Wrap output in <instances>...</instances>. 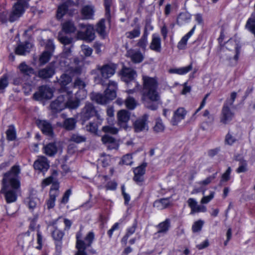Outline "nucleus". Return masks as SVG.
<instances>
[{"label": "nucleus", "mask_w": 255, "mask_h": 255, "mask_svg": "<svg viewBox=\"0 0 255 255\" xmlns=\"http://www.w3.org/2000/svg\"><path fill=\"white\" fill-rule=\"evenodd\" d=\"M102 142L106 144L109 150L117 149L119 144L115 139L109 135H105L102 137Z\"/></svg>", "instance_id": "obj_26"}, {"label": "nucleus", "mask_w": 255, "mask_h": 255, "mask_svg": "<svg viewBox=\"0 0 255 255\" xmlns=\"http://www.w3.org/2000/svg\"><path fill=\"white\" fill-rule=\"evenodd\" d=\"M75 120L73 118H69L65 121L64 127L68 130H72L75 128Z\"/></svg>", "instance_id": "obj_53"}, {"label": "nucleus", "mask_w": 255, "mask_h": 255, "mask_svg": "<svg viewBox=\"0 0 255 255\" xmlns=\"http://www.w3.org/2000/svg\"><path fill=\"white\" fill-rule=\"evenodd\" d=\"M204 223V221L200 220L194 222L192 227V231L194 233L200 231L202 228Z\"/></svg>", "instance_id": "obj_55"}, {"label": "nucleus", "mask_w": 255, "mask_h": 255, "mask_svg": "<svg viewBox=\"0 0 255 255\" xmlns=\"http://www.w3.org/2000/svg\"><path fill=\"white\" fill-rule=\"evenodd\" d=\"M86 130L91 133L96 134L98 131V125L94 122L89 123L85 127Z\"/></svg>", "instance_id": "obj_54"}, {"label": "nucleus", "mask_w": 255, "mask_h": 255, "mask_svg": "<svg viewBox=\"0 0 255 255\" xmlns=\"http://www.w3.org/2000/svg\"><path fill=\"white\" fill-rule=\"evenodd\" d=\"M100 160L104 167H106L110 164L111 162V156L109 155H106L105 153L102 154Z\"/></svg>", "instance_id": "obj_57"}, {"label": "nucleus", "mask_w": 255, "mask_h": 255, "mask_svg": "<svg viewBox=\"0 0 255 255\" xmlns=\"http://www.w3.org/2000/svg\"><path fill=\"white\" fill-rule=\"evenodd\" d=\"M122 79L127 83L133 82L136 76V72L130 68L124 67L121 70Z\"/></svg>", "instance_id": "obj_22"}, {"label": "nucleus", "mask_w": 255, "mask_h": 255, "mask_svg": "<svg viewBox=\"0 0 255 255\" xmlns=\"http://www.w3.org/2000/svg\"><path fill=\"white\" fill-rule=\"evenodd\" d=\"M158 88V82L156 77L142 75L141 101L145 107L152 110H155L156 107L151 105L150 102H157L160 100Z\"/></svg>", "instance_id": "obj_3"}, {"label": "nucleus", "mask_w": 255, "mask_h": 255, "mask_svg": "<svg viewBox=\"0 0 255 255\" xmlns=\"http://www.w3.org/2000/svg\"><path fill=\"white\" fill-rule=\"evenodd\" d=\"M7 139L10 141L14 140L16 138V131L13 126H10L6 132Z\"/></svg>", "instance_id": "obj_47"}, {"label": "nucleus", "mask_w": 255, "mask_h": 255, "mask_svg": "<svg viewBox=\"0 0 255 255\" xmlns=\"http://www.w3.org/2000/svg\"><path fill=\"white\" fill-rule=\"evenodd\" d=\"M164 125L161 119H158L156 120L155 124L153 127V130L156 132H160L164 131Z\"/></svg>", "instance_id": "obj_52"}, {"label": "nucleus", "mask_w": 255, "mask_h": 255, "mask_svg": "<svg viewBox=\"0 0 255 255\" xmlns=\"http://www.w3.org/2000/svg\"><path fill=\"white\" fill-rule=\"evenodd\" d=\"M94 7L90 5H85L81 9V14L83 19H92L94 16Z\"/></svg>", "instance_id": "obj_31"}, {"label": "nucleus", "mask_w": 255, "mask_h": 255, "mask_svg": "<svg viewBox=\"0 0 255 255\" xmlns=\"http://www.w3.org/2000/svg\"><path fill=\"white\" fill-rule=\"evenodd\" d=\"M196 26H194L192 29L188 32L185 35H184L180 40V41L178 42L177 45V47L179 49H184L185 48V46L187 44V41L188 39L193 34Z\"/></svg>", "instance_id": "obj_34"}, {"label": "nucleus", "mask_w": 255, "mask_h": 255, "mask_svg": "<svg viewBox=\"0 0 255 255\" xmlns=\"http://www.w3.org/2000/svg\"><path fill=\"white\" fill-rule=\"evenodd\" d=\"M52 96L51 89L46 86H42L39 87L38 92L34 94L33 98L36 100L40 101L50 99Z\"/></svg>", "instance_id": "obj_13"}, {"label": "nucleus", "mask_w": 255, "mask_h": 255, "mask_svg": "<svg viewBox=\"0 0 255 255\" xmlns=\"http://www.w3.org/2000/svg\"><path fill=\"white\" fill-rule=\"evenodd\" d=\"M32 46L31 43L29 42H26L25 43H21L15 49V53L16 54L20 55H26L30 52Z\"/></svg>", "instance_id": "obj_29"}, {"label": "nucleus", "mask_w": 255, "mask_h": 255, "mask_svg": "<svg viewBox=\"0 0 255 255\" xmlns=\"http://www.w3.org/2000/svg\"><path fill=\"white\" fill-rule=\"evenodd\" d=\"M150 48L157 52H160L161 51V39L156 34H153L152 35V40L149 46Z\"/></svg>", "instance_id": "obj_30"}, {"label": "nucleus", "mask_w": 255, "mask_h": 255, "mask_svg": "<svg viewBox=\"0 0 255 255\" xmlns=\"http://www.w3.org/2000/svg\"><path fill=\"white\" fill-rule=\"evenodd\" d=\"M71 0H69L66 2H65L58 6L56 14V16L58 19H60L62 18L68 9L69 5H74L72 2H71Z\"/></svg>", "instance_id": "obj_32"}, {"label": "nucleus", "mask_w": 255, "mask_h": 255, "mask_svg": "<svg viewBox=\"0 0 255 255\" xmlns=\"http://www.w3.org/2000/svg\"><path fill=\"white\" fill-rule=\"evenodd\" d=\"M237 94L235 92L231 93L230 98L227 99L224 104H227L228 106H232L237 97Z\"/></svg>", "instance_id": "obj_62"}, {"label": "nucleus", "mask_w": 255, "mask_h": 255, "mask_svg": "<svg viewBox=\"0 0 255 255\" xmlns=\"http://www.w3.org/2000/svg\"><path fill=\"white\" fill-rule=\"evenodd\" d=\"M187 203L191 208V214L199 212H205L207 211V208L205 206L198 205L196 200L193 198H189Z\"/></svg>", "instance_id": "obj_24"}, {"label": "nucleus", "mask_w": 255, "mask_h": 255, "mask_svg": "<svg viewBox=\"0 0 255 255\" xmlns=\"http://www.w3.org/2000/svg\"><path fill=\"white\" fill-rule=\"evenodd\" d=\"M55 73V70L53 66H48L46 67L41 69L38 72V76L42 79L50 78Z\"/></svg>", "instance_id": "obj_28"}, {"label": "nucleus", "mask_w": 255, "mask_h": 255, "mask_svg": "<svg viewBox=\"0 0 255 255\" xmlns=\"http://www.w3.org/2000/svg\"><path fill=\"white\" fill-rule=\"evenodd\" d=\"M146 163H143L134 169L133 180L139 185H142L144 181V174L145 172Z\"/></svg>", "instance_id": "obj_15"}, {"label": "nucleus", "mask_w": 255, "mask_h": 255, "mask_svg": "<svg viewBox=\"0 0 255 255\" xmlns=\"http://www.w3.org/2000/svg\"><path fill=\"white\" fill-rule=\"evenodd\" d=\"M94 116L100 119L101 116L94 105L90 102H86L80 114V119L82 121V124L84 125L86 122Z\"/></svg>", "instance_id": "obj_5"}, {"label": "nucleus", "mask_w": 255, "mask_h": 255, "mask_svg": "<svg viewBox=\"0 0 255 255\" xmlns=\"http://www.w3.org/2000/svg\"><path fill=\"white\" fill-rule=\"evenodd\" d=\"M87 92L85 89H80L75 94L76 99L73 100V93L67 88H64L62 94L50 105L51 108L56 112H60L65 108L70 109H77L80 106L81 100L85 99Z\"/></svg>", "instance_id": "obj_2"}, {"label": "nucleus", "mask_w": 255, "mask_h": 255, "mask_svg": "<svg viewBox=\"0 0 255 255\" xmlns=\"http://www.w3.org/2000/svg\"><path fill=\"white\" fill-rule=\"evenodd\" d=\"M102 130L105 132L110 133L112 134H116L118 133L119 128L112 125L104 126L102 128Z\"/></svg>", "instance_id": "obj_50"}, {"label": "nucleus", "mask_w": 255, "mask_h": 255, "mask_svg": "<svg viewBox=\"0 0 255 255\" xmlns=\"http://www.w3.org/2000/svg\"><path fill=\"white\" fill-rule=\"evenodd\" d=\"M33 234L30 236V232L28 231L25 233L18 236L17 239L18 244L22 248L24 247H28L30 246L31 243L33 241Z\"/></svg>", "instance_id": "obj_23"}, {"label": "nucleus", "mask_w": 255, "mask_h": 255, "mask_svg": "<svg viewBox=\"0 0 255 255\" xmlns=\"http://www.w3.org/2000/svg\"><path fill=\"white\" fill-rule=\"evenodd\" d=\"M54 230L52 232V237L55 242L56 252L60 254L61 253L62 242V240L64 233L59 230L57 227L53 226Z\"/></svg>", "instance_id": "obj_12"}, {"label": "nucleus", "mask_w": 255, "mask_h": 255, "mask_svg": "<svg viewBox=\"0 0 255 255\" xmlns=\"http://www.w3.org/2000/svg\"><path fill=\"white\" fill-rule=\"evenodd\" d=\"M51 56V53L50 51H46L43 52L39 58V62L41 65H44L49 61Z\"/></svg>", "instance_id": "obj_51"}, {"label": "nucleus", "mask_w": 255, "mask_h": 255, "mask_svg": "<svg viewBox=\"0 0 255 255\" xmlns=\"http://www.w3.org/2000/svg\"><path fill=\"white\" fill-rule=\"evenodd\" d=\"M187 111L184 108L179 107L174 111L171 123L172 125L176 126L182 120L185 119Z\"/></svg>", "instance_id": "obj_20"}, {"label": "nucleus", "mask_w": 255, "mask_h": 255, "mask_svg": "<svg viewBox=\"0 0 255 255\" xmlns=\"http://www.w3.org/2000/svg\"><path fill=\"white\" fill-rule=\"evenodd\" d=\"M234 116V114L231 111L230 106L224 104L220 118V122L224 125L228 124L232 120Z\"/></svg>", "instance_id": "obj_18"}, {"label": "nucleus", "mask_w": 255, "mask_h": 255, "mask_svg": "<svg viewBox=\"0 0 255 255\" xmlns=\"http://www.w3.org/2000/svg\"><path fill=\"white\" fill-rule=\"evenodd\" d=\"M86 86L85 82L79 78H77L73 83V88H77L78 90L85 89Z\"/></svg>", "instance_id": "obj_56"}, {"label": "nucleus", "mask_w": 255, "mask_h": 255, "mask_svg": "<svg viewBox=\"0 0 255 255\" xmlns=\"http://www.w3.org/2000/svg\"><path fill=\"white\" fill-rule=\"evenodd\" d=\"M215 192H211L210 194L208 196H204L201 200V203L204 204L208 203L211 201L214 197Z\"/></svg>", "instance_id": "obj_61"}, {"label": "nucleus", "mask_w": 255, "mask_h": 255, "mask_svg": "<svg viewBox=\"0 0 255 255\" xmlns=\"http://www.w3.org/2000/svg\"><path fill=\"white\" fill-rule=\"evenodd\" d=\"M112 5V0H104L105 16L109 21H110L112 14L111 10Z\"/></svg>", "instance_id": "obj_45"}, {"label": "nucleus", "mask_w": 255, "mask_h": 255, "mask_svg": "<svg viewBox=\"0 0 255 255\" xmlns=\"http://www.w3.org/2000/svg\"><path fill=\"white\" fill-rule=\"evenodd\" d=\"M58 150L57 146L55 143H49L43 147V152L48 156H53Z\"/></svg>", "instance_id": "obj_33"}, {"label": "nucleus", "mask_w": 255, "mask_h": 255, "mask_svg": "<svg viewBox=\"0 0 255 255\" xmlns=\"http://www.w3.org/2000/svg\"><path fill=\"white\" fill-rule=\"evenodd\" d=\"M20 171L19 165H14L3 175L1 193L4 195L7 203L13 202L16 200L15 190L18 189L20 186L19 177Z\"/></svg>", "instance_id": "obj_1"}, {"label": "nucleus", "mask_w": 255, "mask_h": 255, "mask_svg": "<svg viewBox=\"0 0 255 255\" xmlns=\"http://www.w3.org/2000/svg\"><path fill=\"white\" fill-rule=\"evenodd\" d=\"M105 29V20L102 19L97 24L96 31L100 35L104 36L106 34Z\"/></svg>", "instance_id": "obj_48"}, {"label": "nucleus", "mask_w": 255, "mask_h": 255, "mask_svg": "<svg viewBox=\"0 0 255 255\" xmlns=\"http://www.w3.org/2000/svg\"><path fill=\"white\" fill-rule=\"evenodd\" d=\"M18 69L20 72L24 75L30 76L34 73L33 68L27 65L24 62L19 65Z\"/></svg>", "instance_id": "obj_36"}, {"label": "nucleus", "mask_w": 255, "mask_h": 255, "mask_svg": "<svg viewBox=\"0 0 255 255\" xmlns=\"http://www.w3.org/2000/svg\"><path fill=\"white\" fill-rule=\"evenodd\" d=\"M191 19V15L188 12H182L179 14L177 19V23L181 25L188 22Z\"/></svg>", "instance_id": "obj_43"}, {"label": "nucleus", "mask_w": 255, "mask_h": 255, "mask_svg": "<svg viewBox=\"0 0 255 255\" xmlns=\"http://www.w3.org/2000/svg\"><path fill=\"white\" fill-rule=\"evenodd\" d=\"M49 167V162L44 156H39L33 163L34 169L42 172L46 171Z\"/></svg>", "instance_id": "obj_17"}, {"label": "nucleus", "mask_w": 255, "mask_h": 255, "mask_svg": "<svg viewBox=\"0 0 255 255\" xmlns=\"http://www.w3.org/2000/svg\"><path fill=\"white\" fill-rule=\"evenodd\" d=\"M126 56L130 58L131 61L134 63H141L144 58L143 54L140 50L133 49L128 50Z\"/></svg>", "instance_id": "obj_19"}, {"label": "nucleus", "mask_w": 255, "mask_h": 255, "mask_svg": "<svg viewBox=\"0 0 255 255\" xmlns=\"http://www.w3.org/2000/svg\"><path fill=\"white\" fill-rule=\"evenodd\" d=\"M137 227V224L136 223H134L132 226L129 227L127 230L126 235L123 237L122 239V243L124 245H126L127 243V241L128 238L131 236L133 233H134L136 228Z\"/></svg>", "instance_id": "obj_39"}, {"label": "nucleus", "mask_w": 255, "mask_h": 255, "mask_svg": "<svg viewBox=\"0 0 255 255\" xmlns=\"http://www.w3.org/2000/svg\"><path fill=\"white\" fill-rule=\"evenodd\" d=\"M231 171V168L229 167L226 171L222 175L221 182H226L230 180Z\"/></svg>", "instance_id": "obj_64"}, {"label": "nucleus", "mask_w": 255, "mask_h": 255, "mask_svg": "<svg viewBox=\"0 0 255 255\" xmlns=\"http://www.w3.org/2000/svg\"><path fill=\"white\" fill-rule=\"evenodd\" d=\"M148 115L144 114L137 118L133 122V128L134 132H140L146 131L148 130Z\"/></svg>", "instance_id": "obj_8"}, {"label": "nucleus", "mask_w": 255, "mask_h": 255, "mask_svg": "<svg viewBox=\"0 0 255 255\" xmlns=\"http://www.w3.org/2000/svg\"><path fill=\"white\" fill-rule=\"evenodd\" d=\"M59 185L58 182H54L51 187L49 191V198L55 200L56 198L59 195Z\"/></svg>", "instance_id": "obj_40"}, {"label": "nucleus", "mask_w": 255, "mask_h": 255, "mask_svg": "<svg viewBox=\"0 0 255 255\" xmlns=\"http://www.w3.org/2000/svg\"><path fill=\"white\" fill-rule=\"evenodd\" d=\"M192 69V64H190L187 66L179 68H173L169 70L171 73H175L179 75H184L190 71Z\"/></svg>", "instance_id": "obj_38"}, {"label": "nucleus", "mask_w": 255, "mask_h": 255, "mask_svg": "<svg viewBox=\"0 0 255 255\" xmlns=\"http://www.w3.org/2000/svg\"><path fill=\"white\" fill-rule=\"evenodd\" d=\"M62 29L66 33H71L76 31V27L73 21L67 20L62 24Z\"/></svg>", "instance_id": "obj_37"}, {"label": "nucleus", "mask_w": 255, "mask_h": 255, "mask_svg": "<svg viewBox=\"0 0 255 255\" xmlns=\"http://www.w3.org/2000/svg\"><path fill=\"white\" fill-rule=\"evenodd\" d=\"M226 47L229 50H235V55H234V59L236 61H237L239 59V55L240 53L241 49L237 41L233 39H230L227 42L226 44Z\"/></svg>", "instance_id": "obj_25"}, {"label": "nucleus", "mask_w": 255, "mask_h": 255, "mask_svg": "<svg viewBox=\"0 0 255 255\" xmlns=\"http://www.w3.org/2000/svg\"><path fill=\"white\" fill-rule=\"evenodd\" d=\"M140 34V27L136 25L132 30L128 31L125 35L127 38L132 39L139 37Z\"/></svg>", "instance_id": "obj_42"}, {"label": "nucleus", "mask_w": 255, "mask_h": 255, "mask_svg": "<svg viewBox=\"0 0 255 255\" xmlns=\"http://www.w3.org/2000/svg\"><path fill=\"white\" fill-rule=\"evenodd\" d=\"M67 72L68 73V74H63L60 76L59 80V83L62 86H65L72 81V77L69 74H70L73 76L75 75H79L81 72V69L78 66H76L75 67H70L67 71Z\"/></svg>", "instance_id": "obj_7"}, {"label": "nucleus", "mask_w": 255, "mask_h": 255, "mask_svg": "<svg viewBox=\"0 0 255 255\" xmlns=\"http://www.w3.org/2000/svg\"><path fill=\"white\" fill-rule=\"evenodd\" d=\"M23 5L17 2L13 6L12 11L9 15V20L10 22L14 21L21 16L24 12Z\"/></svg>", "instance_id": "obj_21"}, {"label": "nucleus", "mask_w": 255, "mask_h": 255, "mask_svg": "<svg viewBox=\"0 0 255 255\" xmlns=\"http://www.w3.org/2000/svg\"><path fill=\"white\" fill-rule=\"evenodd\" d=\"M125 104L126 107L130 110H134L138 105L135 99L129 95L125 100Z\"/></svg>", "instance_id": "obj_44"}, {"label": "nucleus", "mask_w": 255, "mask_h": 255, "mask_svg": "<svg viewBox=\"0 0 255 255\" xmlns=\"http://www.w3.org/2000/svg\"><path fill=\"white\" fill-rule=\"evenodd\" d=\"M170 227V220L166 219L164 221L159 223L157 226L158 229V233H166L169 230Z\"/></svg>", "instance_id": "obj_41"}, {"label": "nucleus", "mask_w": 255, "mask_h": 255, "mask_svg": "<svg viewBox=\"0 0 255 255\" xmlns=\"http://www.w3.org/2000/svg\"><path fill=\"white\" fill-rule=\"evenodd\" d=\"M148 32L143 33L141 37L138 40L136 43V45L141 48L142 50H144L147 45V36Z\"/></svg>", "instance_id": "obj_46"}, {"label": "nucleus", "mask_w": 255, "mask_h": 255, "mask_svg": "<svg viewBox=\"0 0 255 255\" xmlns=\"http://www.w3.org/2000/svg\"><path fill=\"white\" fill-rule=\"evenodd\" d=\"M81 28L85 29V31H78L77 36L78 39H83L89 42L93 41L95 37L94 27L92 25L80 24Z\"/></svg>", "instance_id": "obj_6"}, {"label": "nucleus", "mask_w": 255, "mask_h": 255, "mask_svg": "<svg viewBox=\"0 0 255 255\" xmlns=\"http://www.w3.org/2000/svg\"><path fill=\"white\" fill-rule=\"evenodd\" d=\"M86 138L85 136L81 135L78 133L72 134L70 138V141H73L77 143H80L86 141Z\"/></svg>", "instance_id": "obj_49"}, {"label": "nucleus", "mask_w": 255, "mask_h": 255, "mask_svg": "<svg viewBox=\"0 0 255 255\" xmlns=\"http://www.w3.org/2000/svg\"><path fill=\"white\" fill-rule=\"evenodd\" d=\"M117 89V83L113 81H110L108 84V88L105 91L104 95L99 93L93 94L91 98L97 103L106 104L109 101L113 100L116 97Z\"/></svg>", "instance_id": "obj_4"}, {"label": "nucleus", "mask_w": 255, "mask_h": 255, "mask_svg": "<svg viewBox=\"0 0 255 255\" xmlns=\"http://www.w3.org/2000/svg\"><path fill=\"white\" fill-rule=\"evenodd\" d=\"M130 113L126 110H122L117 114L118 125L125 129L128 128L127 123L130 119Z\"/></svg>", "instance_id": "obj_16"}, {"label": "nucleus", "mask_w": 255, "mask_h": 255, "mask_svg": "<svg viewBox=\"0 0 255 255\" xmlns=\"http://www.w3.org/2000/svg\"><path fill=\"white\" fill-rule=\"evenodd\" d=\"M97 69L100 72L102 78L107 79L115 74L117 65L114 63H109L102 66H98Z\"/></svg>", "instance_id": "obj_9"}, {"label": "nucleus", "mask_w": 255, "mask_h": 255, "mask_svg": "<svg viewBox=\"0 0 255 255\" xmlns=\"http://www.w3.org/2000/svg\"><path fill=\"white\" fill-rule=\"evenodd\" d=\"M37 124L43 133L49 136L52 135L53 128L49 122L45 120H39L37 122Z\"/></svg>", "instance_id": "obj_27"}, {"label": "nucleus", "mask_w": 255, "mask_h": 255, "mask_svg": "<svg viewBox=\"0 0 255 255\" xmlns=\"http://www.w3.org/2000/svg\"><path fill=\"white\" fill-rule=\"evenodd\" d=\"M37 217H34L32 219H30V225L29 227V231L30 233L31 232L36 231L37 234V242L38 246L36 247V249L40 250L42 246V236L41 232L39 231V225L36 226Z\"/></svg>", "instance_id": "obj_14"}, {"label": "nucleus", "mask_w": 255, "mask_h": 255, "mask_svg": "<svg viewBox=\"0 0 255 255\" xmlns=\"http://www.w3.org/2000/svg\"><path fill=\"white\" fill-rule=\"evenodd\" d=\"M94 238V233L93 232H89L84 240L79 241V243L76 244V249L79 251H85L87 248L91 246Z\"/></svg>", "instance_id": "obj_11"}, {"label": "nucleus", "mask_w": 255, "mask_h": 255, "mask_svg": "<svg viewBox=\"0 0 255 255\" xmlns=\"http://www.w3.org/2000/svg\"><path fill=\"white\" fill-rule=\"evenodd\" d=\"M81 49L82 53L85 56H90L92 53V49L87 45H82L81 46Z\"/></svg>", "instance_id": "obj_63"}, {"label": "nucleus", "mask_w": 255, "mask_h": 255, "mask_svg": "<svg viewBox=\"0 0 255 255\" xmlns=\"http://www.w3.org/2000/svg\"><path fill=\"white\" fill-rule=\"evenodd\" d=\"M217 174V173L216 172L213 175L208 177L205 180L197 182L196 186L192 191V194L202 192V194L204 195L206 190L205 186L209 184L216 178Z\"/></svg>", "instance_id": "obj_10"}, {"label": "nucleus", "mask_w": 255, "mask_h": 255, "mask_svg": "<svg viewBox=\"0 0 255 255\" xmlns=\"http://www.w3.org/2000/svg\"><path fill=\"white\" fill-rule=\"evenodd\" d=\"M8 84L7 77L6 75L2 76L0 79V90L5 89Z\"/></svg>", "instance_id": "obj_60"}, {"label": "nucleus", "mask_w": 255, "mask_h": 255, "mask_svg": "<svg viewBox=\"0 0 255 255\" xmlns=\"http://www.w3.org/2000/svg\"><path fill=\"white\" fill-rule=\"evenodd\" d=\"M170 204L168 198H162L156 200L153 203V207L158 210H163L168 207Z\"/></svg>", "instance_id": "obj_35"}, {"label": "nucleus", "mask_w": 255, "mask_h": 255, "mask_svg": "<svg viewBox=\"0 0 255 255\" xmlns=\"http://www.w3.org/2000/svg\"><path fill=\"white\" fill-rule=\"evenodd\" d=\"M123 164L128 165H130L132 163V157L131 154L128 153L124 155L122 158Z\"/></svg>", "instance_id": "obj_59"}, {"label": "nucleus", "mask_w": 255, "mask_h": 255, "mask_svg": "<svg viewBox=\"0 0 255 255\" xmlns=\"http://www.w3.org/2000/svg\"><path fill=\"white\" fill-rule=\"evenodd\" d=\"M248 171V164L246 161H242L240 163L239 167L236 169L238 173L246 172Z\"/></svg>", "instance_id": "obj_58"}]
</instances>
